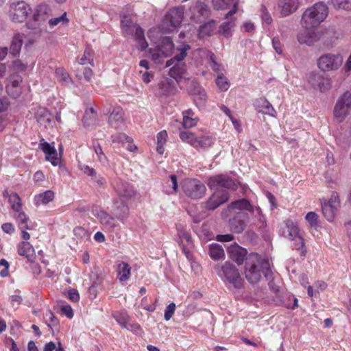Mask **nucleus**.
Here are the masks:
<instances>
[{
	"label": "nucleus",
	"mask_w": 351,
	"mask_h": 351,
	"mask_svg": "<svg viewBox=\"0 0 351 351\" xmlns=\"http://www.w3.org/2000/svg\"><path fill=\"white\" fill-rule=\"evenodd\" d=\"M262 274L267 278L271 276L269 261L258 254H250L246 258L245 278L250 283H256L260 280Z\"/></svg>",
	"instance_id": "obj_1"
},
{
	"label": "nucleus",
	"mask_w": 351,
	"mask_h": 351,
	"mask_svg": "<svg viewBox=\"0 0 351 351\" xmlns=\"http://www.w3.org/2000/svg\"><path fill=\"white\" fill-rule=\"evenodd\" d=\"M328 13L327 5L318 1L304 12L301 24L304 28L313 29L324 21Z\"/></svg>",
	"instance_id": "obj_2"
},
{
	"label": "nucleus",
	"mask_w": 351,
	"mask_h": 351,
	"mask_svg": "<svg viewBox=\"0 0 351 351\" xmlns=\"http://www.w3.org/2000/svg\"><path fill=\"white\" fill-rule=\"evenodd\" d=\"M121 25L124 36H132L138 44V49L144 51L148 47L145 38L144 30L138 25L133 23L130 18L122 16Z\"/></svg>",
	"instance_id": "obj_3"
},
{
	"label": "nucleus",
	"mask_w": 351,
	"mask_h": 351,
	"mask_svg": "<svg viewBox=\"0 0 351 351\" xmlns=\"http://www.w3.org/2000/svg\"><path fill=\"white\" fill-rule=\"evenodd\" d=\"M176 29V9L172 8L163 17L161 23L151 28L147 36L154 43H156L162 37V34L170 33Z\"/></svg>",
	"instance_id": "obj_4"
},
{
	"label": "nucleus",
	"mask_w": 351,
	"mask_h": 351,
	"mask_svg": "<svg viewBox=\"0 0 351 351\" xmlns=\"http://www.w3.org/2000/svg\"><path fill=\"white\" fill-rule=\"evenodd\" d=\"M279 233L281 236L294 241L296 250H301L300 255H306L304 239L300 235V229L292 219H287L281 224Z\"/></svg>",
	"instance_id": "obj_5"
},
{
	"label": "nucleus",
	"mask_w": 351,
	"mask_h": 351,
	"mask_svg": "<svg viewBox=\"0 0 351 351\" xmlns=\"http://www.w3.org/2000/svg\"><path fill=\"white\" fill-rule=\"evenodd\" d=\"M110 185L117 198L123 201H130L136 195V190L130 182L116 177L110 181Z\"/></svg>",
	"instance_id": "obj_6"
},
{
	"label": "nucleus",
	"mask_w": 351,
	"mask_h": 351,
	"mask_svg": "<svg viewBox=\"0 0 351 351\" xmlns=\"http://www.w3.org/2000/svg\"><path fill=\"white\" fill-rule=\"evenodd\" d=\"M215 270L221 278H224L235 288L240 289L242 287L243 280L238 269L233 264L226 262L221 267L216 266Z\"/></svg>",
	"instance_id": "obj_7"
},
{
	"label": "nucleus",
	"mask_w": 351,
	"mask_h": 351,
	"mask_svg": "<svg viewBox=\"0 0 351 351\" xmlns=\"http://www.w3.org/2000/svg\"><path fill=\"white\" fill-rule=\"evenodd\" d=\"M343 58L339 53H325L317 60V66L320 70L324 72L336 71L343 64Z\"/></svg>",
	"instance_id": "obj_8"
},
{
	"label": "nucleus",
	"mask_w": 351,
	"mask_h": 351,
	"mask_svg": "<svg viewBox=\"0 0 351 351\" xmlns=\"http://www.w3.org/2000/svg\"><path fill=\"white\" fill-rule=\"evenodd\" d=\"M174 48L172 39L169 36L162 38L161 45L155 49H150L149 53L152 60L156 64L161 63L164 58L171 55Z\"/></svg>",
	"instance_id": "obj_9"
},
{
	"label": "nucleus",
	"mask_w": 351,
	"mask_h": 351,
	"mask_svg": "<svg viewBox=\"0 0 351 351\" xmlns=\"http://www.w3.org/2000/svg\"><path fill=\"white\" fill-rule=\"evenodd\" d=\"M49 12L50 9L46 3H41L38 5L33 13V22L28 23L29 27L34 29H38L39 33L43 31L46 32V27L42 26L45 24L48 19L50 15Z\"/></svg>",
	"instance_id": "obj_10"
},
{
	"label": "nucleus",
	"mask_w": 351,
	"mask_h": 351,
	"mask_svg": "<svg viewBox=\"0 0 351 351\" xmlns=\"http://www.w3.org/2000/svg\"><path fill=\"white\" fill-rule=\"evenodd\" d=\"M32 9L26 1H13L10 5L9 16L15 23L24 22Z\"/></svg>",
	"instance_id": "obj_11"
},
{
	"label": "nucleus",
	"mask_w": 351,
	"mask_h": 351,
	"mask_svg": "<svg viewBox=\"0 0 351 351\" xmlns=\"http://www.w3.org/2000/svg\"><path fill=\"white\" fill-rule=\"evenodd\" d=\"M182 187L184 193L193 199L202 198L206 191L205 185L197 179L184 180Z\"/></svg>",
	"instance_id": "obj_12"
},
{
	"label": "nucleus",
	"mask_w": 351,
	"mask_h": 351,
	"mask_svg": "<svg viewBox=\"0 0 351 351\" xmlns=\"http://www.w3.org/2000/svg\"><path fill=\"white\" fill-rule=\"evenodd\" d=\"M351 109V93L346 92L337 101L334 108V116L339 122L343 121Z\"/></svg>",
	"instance_id": "obj_13"
},
{
	"label": "nucleus",
	"mask_w": 351,
	"mask_h": 351,
	"mask_svg": "<svg viewBox=\"0 0 351 351\" xmlns=\"http://www.w3.org/2000/svg\"><path fill=\"white\" fill-rule=\"evenodd\" d=\"M91 213L93 216L99 219L104 230L112 232L118 226V223L115 220L116 217H114L110 215L100 206H93L91 208Z\"/></svg>",
	"instance_id": "obj_14"
},
{
	"label": "nucleus",
	"mask_w": 351,
	"mask_h": 351,
	"mask_svg": "<svg viewBox=\"0 0 351 351\" xmlns=\"http://www.w3.org/2000/svg\"><path fill=\"white\" fill-rule=\"evenodd\" d=\"M207 184L210 189L224 188L236 191L238 188V182L228 176L223 174L215 175L208 178Z\"/></svg>",
	"instance_id": "obj_15"
},
{
	"label": "nucleus",
	"mask_w": 351,
	"mask_h": 351,
	"mask_svg": "<svg viewBox=\"0 0 351 351\" xmlns=\"http://www.w3.org/2000/svg\"><path fill=\"white\" fill-rule=\"evenodd\" d=\"M340 206L339 197L337 193L333 192L327 202L322 204V213L329 221H332Z\"/></svg>",
	"instance_id": "obj_16"
},
{
	"label": "nucleus",
	"mask_w": 351,
	"mask_h": 351,
	"mask_svg": "<svg viewBox=\"0 0 351 351\" xmlns=\"http://www.w3.org/2000/svg\"><path fill=\"white\" fill-rule=\"evenodd\" d=\"M189 42H178L177 45V77H182L186 73L185 64L180 67V62L186 56L188 51L191 49Z\"/></svg>",
	"instance_id": "obj_17"
},
{
	"label": "nucleus",
	"mask_w": 351,
	"mask_h": 351,
	"mask_svg": "<svg viewBox=\"0 0 351 351\" xmlns=\"http://www.w3.org/2000/svg\"><path fill=\"white\" fill-rule=\"evenodd\" d=\"M229 193L226 191L217 190L206 203V208L215 210L221 204L226 202L229 199Z\"/></svg>",
	"instance_id": "obj_18"
},
{
	"label": "nucleus",
	"mask_w": 351,
	"mask_h": 351,
	"mask_svg": "<svg viewBox=\"0 0 351 351\" xmlns=\"http://www.w3.org/2000/svg\"><path fill=\"white\" fill-rule=\"evenodd\" d=\"M170 78H164L159 83L160 93L165 96H168L173 92L174 88V82L176 80V64L173 65L169 71Z\"/></svg>",
	"instance_id": "obj_19"
},
{
	"label": "nucleus",
	"mask_w": 351,
	"mask_h": 351,
	"mask_svg": "<svg viewBox=\"0 0 351 351\" xmlns=\"http://www.w3.org/2000/svg\"><path fill=\"white\" fill-rule=\"evenodd\" d=\"M321 38V33L313 29H306L298 36L299 43L313 45Z\"/></svg>",
	"instance_id": "obj_20"
},
{
	"label": "nucleus",
	"mask_w": 351,
	"mask_h": 351,
	"mask_svg": "<svg viewBox=\"0 0 351 351\" xmlns=\"http://www.w3.org/2000/svg\"><path fill=\"white\" fill-rule=\"evenodd\" d=\"M39 147L45 153L46 160L50 161L52 165L57 166L59 164L60 159L57 157V151L54 146L51 145L42 138L39 143Z\"/></svg>",
	"instance_id": "obj_21"
},
{
	"label": "nucleus",
	"mask_w": 351,
	"mask_h": 351,
	"mask_svg": "<svg viewBox=\"0 0 351 351\" xmlns=\"http://www.w3.org/2000/svg\"><path fill=\"white\" fill-rule=\"evenodd\" d=\"M128 202V201H123V199L117 197L112 199L116 219H119L121 222H123L128 214L129 208L127 204Z\"/></svg>",
	"instance_id": "obj_22"
},
{
	"label": "nucleus",
	"mask_w": 351,
	"mask_h": 351,
	"mask_svg": "<svg viewBox=\"0 0 351 351\" xmlns=\"http://www.w3.org/2000/svg\"><path fill=\"white\" fill-rule=\"evenodd\" d=\"M123 110L120 106L114 108L108 118V124L114 129L121 128L124 123Z\"/></svg>",
	"instance_id": "obj_23"
},
{
	"label": "nucleus",
	"mask_w": 351,
	"mask_h": 351,
	"mask_svg": "<svg viewBox=\"0 0 351 351\" xmlns=\"http://www.w3.org/2000/svg\"><path fill=\"white\" fill-rule=\"evenodd\" d=\"M177 84H179L180 88H182L184 84H185L188 92L192 96L198 93L203 89V88L197 82L186 79V73L184 74L182 77H180V76L177 77Z\"/></svg>",
	"instance_id": "obj_24"
},
{
	"label": "nucleus",
	"mask_w": 351,
	"mask_h": 351,
	"mask_svg": "<svg viewBox=\"0 0 351 351\" xmlns=\"http://www.w3.org/2000/svg\"><path fill=\"white\" fill-rule=\"evenodd\" d=\"M246 218H247L246 214L238 213L229 221L230 230L234 233H241L246 227V221H245Z\"/></svg>",
	"instance_id": "obj_25"
},
{
	"label": "nucleus",
	"mask_w": 351,
	"mask_h": 351,
	"mask_svg": "<svg viewBox=\"0 0 351 351\" xmlns=\"http://www.w3.org/2000/svg\"><path fill=\"white\" fill-rule=\"evenodd\" d=\"M178 234L180 239L179 245L186 258H189L191 256V249L193 246L191 235L188 232L183 230H179Z\"/></svg>",
	"instance_id": "obj_26"
},
{
	"label": "nucleus",
	"mask_w": 351,
	"mask_h": 351,
	"mask_svg": "<svg viewBox=\"0 0 351 351\" xmlns=\"http://www.w3.org/2000/svg\"><path fill=\"white\" fill-rule=\"evenodd\" d=\"M8 80V84L5 87L8 94L14 98L18 97L21 95L19 85L22 82L21 77L19 75H12Z\"/></svg>",
	"instance_id": "obj_27"
},
{
	"label": "nucleus",
	"mask_w": 351,
	"mask_h": 351,
	"mask_svg": "<svg viewBox=\"0 0 351 351\" xmlns=\"http://www.w3.org/2000/svg\"><path fill=\"white\" fill-rule=\"evenodd\" d=\"M230 258L235 261L238 265H241L245 259L247 251L245 249L234 243L232 245L228 250Z\"/></svg>",
	"instance_id": "obj_28"
},
{
	"label": "nucleus",
	"mask_w": 351,
	"mask_h": 351,
	"mask_svg": "<svg viewBox=\"0 0 351 351\" xmlns=\"http://www.w3.org/2000/svg\"><path fill=\"white\" fill-rule=\"evenodd\" d=\"M229 210H247L250 213H254L253 206L246 199H240L237 201L232 202L228 206Z\"/></svg>",
	"instance_id": "obj_29"
},
{
	"label": "nucleus",
	"mask_w": 351,
	"mask_h": 351,
	"mask_svg": "<svg viewBox=\"0 0 351 351\" xmlns=\"http://www.w3.org/2000/svg\"><path fill=\"white\" fill-rule=\"evenodd\" d=\"M17 252L20 256L26 257L27 259H30L34 257L35 254V250L30 243L27 241L21 242L17 247Z\"/></svg>",
	"instance_id": "obj_30"
},
{
	"label": "nucleus",
	"mask_w": 351,
	"mask_h": 351,
	"mask_svg": "<svg viewBox=\"0 0 351 351\" xmlns=\"http://www.w3.org/2000/svg\"><path fill=\"white\" fill-rule=\"evenodd\" d=\"M131 267L125 262H120L117 265V276L121 282L126 281L130 276Z\"/></svg>",
	"instance_id": "obj_31"
},
{
	"label": "nucleus",
	"mask_w": 351,
	"mask_h": 351,
	"mask_svg": "<svg viewBox=\"0 0 351 351\" xmlns=\"http://www.w3.org/2000/svg\"><path fill=\"white\" fill-rule=\"evenodd\" d=\"M182 114V125L184 128H190L197 125L199 119L196 116H195V113L191 109H188L184 111Z\"/></svg>",
	"instance_id": "obj_32"
},
{
	"label": "nucleus",
	"mask_w": 351,
	"mask_h": 351,
	"mask_svg": "<svg viewBox=\"0 0 351 351\" xmlns=\"http://www.w3.org/2000/svg\"><path fill=\"white\" fill-rule=\"evenodd\" d=\"M23 43V35L19 33L14 34L11 41L10 53L13 56H18L20 53Z\"/></svg>",
	"instance_id": "obj_33"
},
{
	"label": "nucleus",
	"mask_w": 351,
	"mask_h": 351,
	"mask_svg": "<svg viewBox=\"0 0 351 351\" xmlns=\"http://www.w3.org/2000/svg\"><path fill=\"white\" fill-rule=\"evenodd\" d=\"M278 7L280 8L281 15L287 16L298 9V1H280Z\"/></svg>",
	"instance_id": "obj_34"
},
{
	"label": "nucleus",
	"mask_w": 351,
	"mask_h": 351,
	"mask_svg": "<svg viewBox=\"0 0 351 351\" xmlns=\"http://www.w3.org/2000/svg\"><path fill=\"white\" fill-rule=\"evenodd\" d=\"M112 316L122 328H127L130 316L125 309L114 311Z\"/></svg>",
	"instance_id": "obj_35"
},
{
	"label": "nucleus",
	"mask_w": 351,
	"mask_h": 351,
	"mask_svg": "<svg viewBox=\"0 0 351 351\" xmlns=\"http://www.w3.org/2000/svg\"><path fill=\"white\" fill-rule=\"evenodd\" d=\"M37 121L45 128L52 121L51 114L46 108H40L36 114Z\"/></svg>",
	"instance_id": "obj_36"
},
{
	"label": "nucleus",
	"mask_w": 351,
	"mask_h": 351,
	"mask_svg": "<svg viewBox=\"0 0 351 351\" xmlns=\"http://www.w3.org/2000/svg\"><path fill=\"white\" fill-rule=\"evenodd\" d=\"M54 198V193L52 191L48 190L45 192L36 195L34 197V204L36 206H40L41 204H47Z\"/></svg>",
	"instance_id": "obj_37"
},
{
	"label": "nucleus",
	"mask_w": 351,
	"mask_h": 351,
	"mask_svg": "<svg viewBox=\"0 0 351 351\" xmlns=\"http://www.w3.org/2000/svg\"><path fill=\"white\" fill-rule=\"evenodd\" d=\"M209 255L215 261H218L225 256V253L221 245L217 243H212L209 245Z\"/></svg>",
	"instance_id": "obj_38"
},
{
	"label": "nucleus",
	"mask_w": 351,
	"mask_h": 351,
	"mask_svg": "<svg viewBox=\"0 0 351 351\" xmlns=\"http://www.w3.org/2000/svg\"><path fill=\"white\" fill-rule=\"evenodd\" d=\"M215 29V23L214 21H210L199 27L198 36L201 39L206 36H210Z\"/></svg>",
	"instance_id": "obj_39"
},
{
	"label": "nucleus",
	"mask_w": 351,
	"mask_h": 351,
	"mask_svg": "<svg viewBox=\"0 0 351 351\" xmlns=\"http://www.w3.org/2000/svg\"><path fill=\"white\" fill-rule=\"evenodd\" d=\"M197 10L198 14H194L193 19L196 22H201L202 19H206L208 17L210 14V10L203 3L200 2L198 5L195 8Z\"/></svg>",
	"instance_id": "obj_40"
},
{
	"label": "nucleus",
	"mask_w": 351,
	"mask_h": 351,
	"mask_svg": "<svg viewBox=\"0 0 351 351\" xmlns=\"http://www.w3.org/2000/svg\"><path fill=\"white\" fill-rule=\"evenodd\" d=\"M17 215L15 217L18 226L20 229H28L30 230L31 227L29 226V218L27 215L21 210L19 212H16Z\"/></svg>",
	"instance_id": "obj_41"
},
{
	"label": "nucleus",
	"mask_w": 351,
	"mask_h": 351,
	"mask_svg": "<svg viewBox=\"0 0 351 351\" xmlns=\"http://www.w3.org/2000/svg\"><path fill=\"white\" fill-rule=\"evenodd\" d=\"M180 139L185 143H187L195 148L197 146V137L195 135L188 131H181L179 134Z\"/></svg>",
	"instance_id": "obj_42"
},
{
	"label": "nucleus",
	"mask_w": 351,
	"mask_h": 351,
	"mask_svg": "<svg viewBox=\"0 0 351 351\" xmlns=\"http://www.w3.org/2000/svg\"><path fill=\"white\" fill-rule=\"evenodd\" d=\"M8 202L11 206L12 209L15 212H19L21 210V199L17 193H11L9 195Z\"/></svg>",
	"instance_id": "obj_43"
},
{
	"label": "nucleus",
	"mask_w": 351,
	"mask_h": 351,
	"mask_svg": "<svg viewBox=\"0 0 351 351\" xmlns=\"http://www.w3.org/2000/svg\"><path fill=\"white\" fill-rule=\"evenodd\" d=\"M215 138L211 136H204L197 139V146L195 148H208L215 143Z\"/></svg>",
	"instance_id": "obj_44"
},
{
	"label": "nucleus",
	"mask_w": 351,
	"mask_h": 351,
	"mask_svg": "<svg viewBox=\"0 0 351 351\" xmlns=\"http://www.w3.org/2000/svg\"><path fill=\"white\" fill-rule=\"evenodd\" d=\"M167 133L165 130H162L160 132L157 134V146H156V152L159 154H163L165 152L164 145L167 141Z\"/></svg>",
	"instance_id": "obj_45"
},
{
	"label": "nucleus",
	"mask_w": 351,
	"mask_h": 351,
	"mask_svg": "<svg viewBox=\"0 0 351 351\" xmlns=\"http://www.w3.org/2000/svg\"><path fill=\"white\" fill-rule=\"evenodd\" d=\"M56 75L57 80L63 84H69L72 81L69 73L63 68H57L56 69Z\"/></svg>",
	"instance_id": "obj_46"
},
{
	"label": "nucleus",
	"mask_w": 351,
	"mask_h": 351,
	"mask_svg": "<svg viewBox=\"0 0 351 351\" xmlns=\"http://www.w3.org/2000/svg\"><path fill=\"white\" fill-rule=\"evenodd\" d=\"M79 64L82 65L90 64L92 66L94 65L93 63V51L89 48L86 47L84 51V54L82 57L79 60Z\"/></svg>",
	"instance_id": "obj_47"
},
{
	"label": "nucleus",
	"mask_w": 351,
	"mask_h": 351,
	"mask_svg": "<svg viewBox=\"0 0 351 351\" xmlns=\"http://www.w3.org/2000/svg\"><path fill=\"white\" fill-rule=\"evenodd\" d=\"M258 102L261 105V111L270 116H274L276 110L272 105L266 99H260Z\"/></svg>",
	"instance_id": "obj_48"
},
{
	"label": "nucleus",
	"mask_w": 351,
	"mask_h": 351,
	"mask_svg": "<svg viewBox=\"0 0 351 351\" xmlns=\"http://www.w3.org/2000/svg\"><path fill=\"white\" fill-rule=\"evenodd\" d=\"M193 97L195 105L198 108L203 107L205 105L208 98L207 95L204 88L202 90H200L198 93L194 95Z\"/></svg>",
	"instance_id": "obj_49"
},
{
	"label": "nucleus",
	"mask_w": 351,
	"mask_h": 351,
	"mask_svg": "<svg viewBox=\"0 0 351 351\" xmlns=\"http://www.w3.org/2000/svg\"><path fill=\"white\" fill-rule=\"evenodd\" d=\"M97 114L93 108H90L88 111H86L83 117L82 121L85 126H89L96 120Z\"/></svg>",
	"instance_id": "obj_50"
},
{
	"label": "nucleus",
	"mask_w": 351,
	"mask_h": 351,
	"mask_svg": "<svg viewBox=\"0 0 351 351\" xmlns=\"http://www.w3.org/2000/svg\"><path fill=\"white\" fill-rule=\"evenodd\" d=\"M216 84L221 91H226L230 87V82L223 73L218 75L216 79Z\"/></svg>",
	"instance_id": "obj_51"
},
{
	"label": "nucleus",
	"mask_w": 351,
	"mask_h": 351,
	"mask_svg": "<svg viewBox=\"0 0 351 351\" xmlns=\"http://www.w3.org/2000/svg\"><path fill=\"white\" fill-rule=\"evenodd\" d=\"M209 60H210V66L212 69L217 73L218 75L223 73V71L224 70V67L221 64L218 63L215 58V55L213 53H209Z\"/></svg>",
	"instance_id": "obj_52"
},
{
	"label": "nucleus",
	"mask_w": 351,
	"mask_h": 351,
	"mask_svg": "<svg viewBox=\"0 0 351 351\" xmlns=\"http://www.w3.org/2000/svg\"><path fill=\"white\" fill-rule=\"evenodd\" d=\"M90 280L91 285L89 287V292L92 294L96 292V288L101 285L103 280L97 274L93 273L90 276Z\"/></svg>",
	"instance_id": "obj_53"
},
{
	"label": "nucleus",
	"mask_w": 351,
	"mask_h": 351,
	"mask_svg": "<svg viewBox=\"0 0 351 351\" xmlns=\"http://www.w3.org/2000/svg\"><path fill=\"white\" fill-rule=\"evenodd\" d=\"M93 147L94 149V151L97 156L98 160L104 163L107 158L105 156L104 153L103 152L102 148L101 145H99L97 140H93Z\"/></svg>",
	"instance_id": "obj_54"
},
{
	"label": "nucleus",
	"mask_w": 351,
	"mask_h": 351,
	"mask_svg": "<svg viewBox=\"0 0 351 351\" xmlns=\"http://www.w3.org/2000/svg\"><path fill=\"white\" fill-rule=\"evenodd\" d=\"M234 26L233 21L223 23L219 27V32L224 36L228 37L231 35V30Z\"/></svg>",
	"instance_id": "obj_55"
},
{
	"label": "nucleus",
	"mask_w": 351,
	"mask_h": 351,
	"mask_svg": "<svg viewBox=\"0 0 351 351\" xmlns=\"http://www.w3.org/2000/svg\"><path fill=\"white\" fill-rule=\"evenodd\" d=\"M69 22L66 17V12H64L61 16L53 19H50L48 21L49 25L51 28L54 27L60 23L66 24Z\"/></svg>",
	"instance_id": "obj_56"
},
{
	"label": "nucleus",
	"mask_w": 351,
	"mask_h": 351,
	"mask_svg": "<svg viewBox=\"0 0 351 351\" xmlns=\"http://www.w3.org/2000/svg\"><path fill=\"white\" fill-rule=\"evenodd\" d=\"M45 323L47 326L52 329L53 327L57 326L59 324L58 318L54 315V314L49 311L46 313L45 315Z\"/></svg>",
	"instance_id": "obj_57"
},
{
	"label": "nucleus",
	"mask_w": 351,
	"mask_h": 351,
	"mask_svg": "<svg viewBox=\"0 0 351 351\" xmlns=\"http://www.w3.org/2000/svg\"><path fill=\"white\" fill-rule=\"evenodd\" d=\"M331 88V80L329 78L324 77L321 75V79L317 84L316 90L321 92H326Z\"/></svg>",
	"instance_id": "obj_58"
},
{
	"label": "nucleus",
	"mask_w": 351,
	"mask_h": 351,
	"mask_svg": "<svg viewBox=\"0 0 351 351\" xmlns=\"http://www.w3.org/2000/svg\"><path fill=\"white\" fill-rule=\"evenodd\" d=\"M111 140L113 143L125 144L127 141H130V137L125 133H118L111 136Z\"/></svg>",
	"instance_id": "obj_59"
},
{
	"label": "nucleus",
	"mask_w": 351,
	"mask_h": 351,
	"mask_svg": "<svg viewBox=\"0 0 351 351\" xmlns=\"http://www.w3.org/2000/svg\"><path fill=\"white\" fill-rule=\"evenodd\" d=\"M321 75L318 73L313 72L311 73L308 77V82L312 86L314 89H316L317 84L321 79Z\"/></svg>",
	"instance_id": "obj_60"
},
{
	"label": "nucleus",
	"mask_w": 351,
	"mask_h": 351,
	"mask_svg": "<svg viewBox=\"0 0 351 351\" xmlns=\"http://www.w3.org/2000/svg\"><path fill=\"white\" fill-rule=\"evenodd\" d=\"M306 220L309 223L311 227H316L317 226L318 216L315 212H309L306 215Z\"/></svg>",
	"instance_id": "obj_61"
},
{
	"label": "nucleus",
	"mask_w": 351,
	"mask_h": 351,
	"mask_svg": "<svg viewBox=\"0 0 351 351\" xmlns=\"http://www.w3.org/2000/svg\"><path fill=\"white\" fill-rule=\"evenodd\" d=\"M61 313L66 316L68 318L71 319L73 317V311L69 304H63L60 306Z\"/></svg>",
	"instance_id": "obj_62"
},
{
	"label": "nucleus",
	"mask_w": 351,
	"mask_h": 351,
	"mask_svg": "<svg viewBox=\"0 0 351 351\" xmlns=\"http://www.w3.org/2000/svg\"><path fill=\"white\" fill-rule=\"evenodd\" d=\"M67 297L73 302H77L80 300V294L75 289H71L67 292Z\"/></svg>",
	"instance_id": "obj_63"
},
{
	"label": "nucleus",
	"mask_w": 351,
	"mask_h": 351,
	"mask_svg": "<svg viewBox=\"0 0 351 351\" xmlns=\"http://www.w3.org/2000/svg\"><path fill=\"white\" fill-rule=\"evenodd\" d=\"M334 6L338 10L342 9L349 11L351 10V1H336Z\"/></svg>",
	"instance_id": "obj_64"
}]
</instances>
